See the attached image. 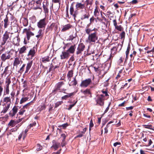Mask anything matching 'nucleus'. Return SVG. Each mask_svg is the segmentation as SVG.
<instances>
[{"label": "nucleus", "mask_w": 154, "mask_h": 154, "mask_svg": "<svg viewBox=\"0 0 154 154\" xmlns=\"http://www.w3.org/2000/svg\"><path fill=\"white\" fill-rule=\"evenodd\" d=\"M75 3V2H73L71 4L69 11H70V14L72 16L74 17L75 19V17H76L77 15L78 14L77 11H75L74 7V4Z\"/></svg>", "instance_id": "13"}, {"label": "nucleus", "mask_w": 154, "mask_h": 154, "mask_svg": "<svg viewBox=\"0 0 154 154\" xmlns=\"http://www.w3.org/2000/svg\"><path fill=\"white\" fill-rule=\"evenodd\" d=\"M36 51V49L34 47L30 50L27 54V56H31L32 58L35 56Z\"/></svg>", "instance_id": "20"}, {"label": "nucleus", "mask_w": 154, "mask_h": 154, "mask_svg": "<svg viewBox=\"0 0 154 154\" xmlns=\"http://www.w3.org/2000/svg\"><path fill=\"white\" fill-rule=\"evenodd\" d=\"M113 23L115 29L120 31L122 30V27L121 25H120L119 26L117 25V23L116 19L113 20Z\"/></svg>", "instance_id": "23"}, {"label": "nucleus", "mask_w": 154, "mask_h": 154, "mask_svg": "<svg viewBox=\"0 0 154 154\" xmlns=\"http://www.w3.org/2000/svg\"><path fill=\"white\" fill-rule=\"evenodd\" d=\"M94 126V124L92 119H91L89 124V131H90L91 129V128Z\"/></svg>", "instance_id": "64"}, {"label": "nucleus", "mask_w": 154, "mask_h": 154, "mask_svg": "<svg viewBox=\"0 0 154 154\" xmlns=\"http://www.w3.org/2000/svg\"><path fill=\"white\" fill-rule=\"evenodd\" d=\"M52 142L53 145L51 147L54 149L55 150H57L60 145V143L56 142L55 140H53Z\"/></svg>", "instance_id": "28"}, {"label": "nucleus", "mask_w": 154, "mask_h": 154, "mask_svg": "<svg viewBox=\"0 0 154 154\" xmlns=\"http://www.w3.org/2000/svg\"><path fill=\"white\" fill-rule=\"evenodd\" d=\"M102 92L103 94H104V95L105 98H106L107 97H109V95L108 94L107 90L104 91L103 90L102 91Z\"/></svg>", "instance_id": "53"}, {"label": "nucleus", "mask_w": 154, "mask_h": 154, "mask_svg": "<svg viewBox=\"0 0 154 154\" xmlns=\"http://www.w3.org/2000/svg\"><path fill=\"white\" fill-rule=\"evenodd\" d=\"M76 48L75 45H71L70 48L66 51L69 54H73L75 51Z\"/></svg>", "instance_id": "26"}, {"label": "nucleus", "mask_w": 154, "mask_h": 154, "mask_svg": "<svg viewBox=\"0 0 154 154\" xmlns=\"http://www.w3.org/2000/svg\"><path fill=\"white\" fill-rule=\"evenodd\" d=\"M4 27L5 28H6L8 27L10 23L7 14L6 15L5 18L4 20Z\"/></svg>", "instance_id": "29"}, {"label": "nucleus", "mask_w": 154, "mask_h": 154, "mask_svg": "<svg viewBox=\"0 0 154 154\" xmlns=\"http://www.w3.org/2000/svg\"><path fill=\"white\" fill-rule=\"evenodd\" d=\"M5 83L6 84L5 85H10L11 83L10 78H7L6 79L5 81Z\"/></svg>", "instance_id": "51"}, {"label": "nucleus", "mask_w": 154, "mask_h": 154, "mask_svg": "<svg viewBox=\"0 0 154 154\" xmlns=\"http://www.w3.org/2000/svg\"><path fill=\"white\" fill-rule=\"evenodd\" d=\"M94 14V15L95 17H97L99 15L100 13L98 11L97 6L95 7Z\"/></svg>", "instance_id": "39"}, {"label": "nucleus", "mask_w": 154, "mask_h": 154, "mask_svg": "<svg viewBox=\"0 0 154 154\" xmlns=\"http://www.w3.org/2000/svg\"><path fill=\"white\" fill-rule=\"evenodd\" d=\"M60 65V63L56 59V58L55 57L52 60L51 63L50 65L49 72H50L51 71H54L56 69L59 68Z\"/></svg>", "instance_id": "5"}, {"label": "nucleus", "mask_w": 154, "mask_h": 154, "mask_svg": "<svg viewBox=\"0 0 154 154\" xmlns=\"http://www.w3.org/2000/svg\"><path fill=\"white\" fill-rule=\"evenodd\" d=\"M130 49H131L130 46L129 45H128V47H127V50L125 52V54H126V59L125 60L124 63H125L126 60H127L128 58V54H129V51L130 50Z\"/></svg>", "instance_id": "38"}, {"label": "nucleus", "mask_w": 154, "mask_h": 154, "mask_svg": "<svg viewBox=\"0 0 154 154\" xmlns=\"http://www.w3.org/2000/svg\"><path fill=\"white\" fill-rule=\"evenodd\" d=\"M23 26H27L28 24V20L27 18H24L23 20Z\"/></svg>", "instance_id": "45"}, {"label": "nucleus", "mask_w": 154, "mask_h": 154, "mask_svg": "<svg viewBox=\"0 0 154 154\" xmlns=\"http://www.w3.org/2000/svg\"><path fill=\"white\" fill-rule=\"evenodd\" d=\"M14 52V50L13 49H11L10 50V51L7 53L10 59V58L13 56Z\"/></svg>", "instance_id": "47"}, {"label": "nucleus", "mask_w": 154, "mask_h": 154, "mask_svg": "<svg viewBox=\"0 0 154 154\" xmlns=\"http://www.w3.org/2000/svg\"><path fill=\"white\" fill-rule=\"evenodd\" d=\"M61 137L63 138V139L62 140V141L63 143L65 142V141L66 138V136L65 134H61Z\"/></svg>", "instance_id": "61"}, {"label": "nucleus", "mask_w": 154, "mask_h": 154, "mask_svg": "<svg viewBox=\"0 0 154 154\" xmlns=\"http://www.w3.org/2000/svg\"><path fill=\"white\" fill-rule=\"evenodd\" d=\"M137 52L134 51L133 53L130 55V57L131 58V60H133L134 58V56L136 55Z\"/></svg>", "instance_id": "49"}, {"label": "nucleus", "mask_w": 154, "mask_h": 154, "mask_svg": "<svg viewBox=\"0 0 154 154\" xmlns=\"http://www.w3.org/2000/svg\"><path fill=\"white\" fill-rule=\"evenodd\" d=\"M143 126L145 128L150 129L152 128V125H143Z\"/></svg>", "instance_id": "58"}, {"label": "nucleus", "mask_w": 154, "mask_h": 154, "mask_svg": "<svg viewBox=\"0 0 154 154\" xmlns=\"http://www.w3.org/2000/svg\"><path fill=\"white\" fill-rule=\"evenodd\" d=\"M95 20V18H94V16H92L90 19V23H89V25H90L91 24L93 23L94 20Z\"/></svg>", "instance_id": "59"}, {"label": "nucleus", "mask_w": 154, "mask_h": 154, "mask_svg": "<svg viewBox=\"0 0 154 154\" xmlns=\"http://www.w3.org/2000/svg\"><path fill=\"white\" fill-rule=\"evenodd\" d=\"M15 92L14 91H12L10 95L11 96L5 97L3 98L2 100L1 101V102L2 103V105L5 106L4 107L1 113L5 114L8 111L10 107L11 103V98L14 99L15 97Z\"/></svg>", "instance_id": "1"}, {"label": "nucleus", "mask_w": 154, "mask_h": 154, "mask_svg": "<svg viewBox=\"0 0 154 154\" xmlns=\"http://www.w3.org/2000/svg\"><path fill=\"white\" fill-rule=\"evenodd\" d=\"M32 101L24 105L23 107V108L25 109H29V106L31 104V103Z\"/></svg>", "instance_id": "44"}, {"label": "nucleus", "mask_w": 154, "mask_h": 154, "mask_svg": "<svg viewBox=\"0 0 154 154\" xmlns=\"http://www.w3.org/2000/svg\"><path fill=\"white\" fill-rule=\"evenodd\" d=\"M37 148L36 150L37 151H39L41 150L42 148V146L39 143H38L37 144Z\"/></svg>", "instance_id": "57"}, {"label": "nucleus", "mask_w": 154, "mask_h": 154, "mask_svg": "<svg viewBox=\"0 0 154 154\" xmlns=\"http://www.w3.org/2000/svg\"><path fill=\"white\" fill-rule=\"evenodd\" d=\"M72 26L70 24H68L64 26L63 28L61 29V31L62 32H65L66 31L72 28Z\"/></svg>", "instance_id": "24"}, {"label": "nucleus", "mask_w": 154, "mask_h": 154, "mask_svg": "<svg viewBox=\"0 0 154 154\" xmlns=\"http://www.w3.org/2000/svg\"><path fill=\"white\" fill-rule=\"evenodd\" d=\"M108 98H105L103 94L97 95L96 99V102L97 103V104H98L100 106H103L104 104V101L105 100Z\"/></svg>", "instance_id": "6"}, {"label": "nucleus", "mask_w": 154, "mask_h": 154, "mask_svg": "<svg viewBox=\"0 0 154 154\" xmlns=\"http://www.w3.org/2000/svg\"><path fill=\"white\" fill-rule=\"evenodd\" d=\"M42 2V0H38L35 2L34 0H32L29 2V4L31 5H34L35 3L36 7L34 8V10L42 9V8L41 7Z\"/></svg>", "instance_id": "14"}, {"label": "nucleus", "mask_w": 154, "mask_h": 154, "mask_svg": "<svg viewBox=\"0 0 154 154\" xmlns=\"http://www.w3.org/2000/svg\"><path fill=\"white\" fill-rule=\"evenodd\" d=\"M49 3L48 1L43 2V8L44 13L45 14H48L49 12V9L48 8Z\"/></svg>", "instance_id": "18"}, {"label": "nucleus", "mask_w": 154, "mask_h": 154, "mask_svg": "<svg viewBox=\"0 0 154 154\" xmlns=\"http://www.w3.org/2000/svg\"><path fill=\"white\" fill-rule=\"evenodd\" d=\"M81 92L85 95H91V93L90 89L87 88L85 90H81Z\"/></svg>", "instance_id": "32"}, {"label": "nucleus", "mask_w": 154, "mask_h": 154, "mask_svg": "<svg viewBox=\"0 0 154 154\" xmlns=\"http://www.w3.org/2000/svg\"><path fill=\"white\" fill-rule=\"evenodd\" d=\"M25 111L26 110L22 108L20 109V111L18 112V114L20 115H22Z\"/></svg>", "instance_id": "55"}, {"label": "nucleus", "mask_w": 154, "mask_h": 154, "mask_svg": "<svg viewBox=\"0 0 154 154\" xmlns=\"http://www.w3.org/2000/svg\"><path fill=\"white\" fill-rule=\"evenodd\" d=\"M28 48V47L27 46H24L21 48L20 49V50H19V54H22L26 53L27 48Z\"/></svg>", "instance_id": "33"}, {"label": "nucleus", "mask_w": 154, "mask_h": 154, "mask_svg": "<svg viewBox=\"0 0 154 154\" xmlns=\"http://www.w3.org/2000/svg\"><path fill=\"white\" fill-rule=\"evenodd\" d=\"M75 8V10L77 11L80 10L82 11L83 9H85V10H86L85 4L81 2H77L76 3Z\"/></svg>", "instance_id": "11"}, {"label": "nucleus", "mask_w": 154, "mask_h": 154, "mask_svg": "<svg viewBox=\"0 0 154 154\" xmlns=\"http://www.w3.org/2000/svg\"><path fill=\"white\" fill-rule=\"evenodd\" d=\"M34 35V33L30 31L29 32H27L26 35L27 40H29L30 39V37Z\"/></svg>", "instance_id": "37"}, {"label": "nucleus", "mask_w": 154, "mask_h": 154, "mask_svg": "<svg viewBox=\"0 0 154 154\" xmlns=\"http://www.w3.org/2000/svg\"><path fill=\"white\" fill-rule=\"evenodd\" d=\"M90 16L89 13H87L86 10H85V13L83 14L81 16L80 19L81 20H83L85 19H88Z\"/></svg>", "instance_id": "25"}, {"label": "nucleus", "mask_w": 154, "mask_h": 154, "mask_svg": "<svg viewBox=\"0 0 154 154\" xmlns=\"http://www.w3.org/2000/svg\"><path fill=\"white\" fill-rule=\"evenodd\" d=\"M77 36V35L76 33H75L74 35H71L69 36L68 39L69 41H72L73 40L76 38Z\"/></svg>", "instance_id": "43"}, {"label": "nucleus", "mask_w": 154, "mask_h": 154, "mask_svg": "<svg viewBox=\"0 0 154 154\" xmlns=\"http://www.w3.org/2000/svg\"><path fill=\"white\" fill-rule=\"evenodd\" d=\"M38 34L36 36V37L38 38H42L43 37V34L42 33V30L40 29L38 30Z\"/></svg>", "instance_id": "40"}, {"label": "nucleus", "mask_w": 154, "mask_h": 154, "mask_svg": "<svg viewBox=\"0 0 154 154\" xmlns=\"http://www.w3.org/2000/svg\"><path fill=\"white\" fill-rule=\"evenodd\" d=\"M65 83L63 81H60L57 83L55 85V88L52 91L53 94H55L58 92H63L66 93L65 91L67 90V89L64 87Z\"/></svg>", "instance_id": "2"}, {"label": "nucleus", "mask_w": 154, "mask_h": 154, "mask_svg": "<svg viewBox=\"0 0 154 154\" xmlns=\"http://www.w3.org/2000/svg\"><path fill=\"white\" fill-rule=\"evenodd\" d=\"M92 80L90 78L86 79L82 81L80 85L81 87H87L91 83Z\"/></svg>", "instance_id": "16"}, {"label": "nucleus", "mask_w": 154, "mask_h": 154, "mask_svg": "<svg viewBox=\"0 0 154 154\" xmlns=\"http://www.w3.org/2000/svg\"><path fill=\"white\" fill-rule=\"evenodd\" d=\"M69 124L67 123H66L65 124H62L61 125L59 126L58 127L59 128H60V127H62L63 129H65L66 128V127Z\"/></svg>", "instance_id": "52"}, {"label": "nucleus", "mask_w": 154, "mask_h": 154, "mask_svg": "<svg viewBox=\"0 0 154 154\" xmlns=\"http://www.w3.org/2000/svg\"><path fill=\"white\" fill-rule=\"evenodd\" d=\"M36 125V122H33L32 123H31L28 126V129H30L31 127H33V126H35Z\"/></svg>", "instance_id": "60"}, {"label": "nucleus", "mask_w": 154, "mask_h": 154, "mask_svg": "<svg viewBox=\"0 0 154 154\" xmlns=\"http://www.w3.org/2000/svg\"><path fill=\"white\" fill-rule=\"evenodd\" d=\"M114 56V55L110 54L109 57L107 59L106 62H108V63H109V64H111L112 63V60Z\"/></svg>", "instance_id": "41"}, {"label": "nucleus", "mask_w": 154, "mask_h": 154, "mask_svg": "<svg viewBox=\"0 0 154 154\" xmlns=\"http://www.w3.org/2000/svg\"><path fill=\"white\" fill-rule=\"evenodd\" d=\"M92 67L94 68V69L96 72H97L99 70V66L97 65H96L95 64H94L93 65V66H92Z\"/></svg>", "instance_id": "62"}, {"label": "nucleus", "mask_w": 154, "mask_h": 154, "mask_svg": "<svg viewBox=\"0 0 154 154\" xmlns=\"http://www.w3.org/2000/svg\"><path fill=\"white\" fill-rule=\"evenodd\" d=\"M32 61L31 60L29 61L27 63L26 65V64L23 63L18 71V72L21 74L24 71L25 67L26 66V70L24 73L25 74L27 73L30 69L32 66Z\"/></svg>", "instance_id": "4"}, {"label": "nucleus", "mask_w": 154, "mask_h": 154, "mask_svg": "<svg viewBox=\"0 0 154 154\" xmlns=\"http://www.w3.org/2000/svg\"><path fill=\"white\" fill-rule=\"evenodd\" d=\"M98 39V35L97 31H94L93 32L91 33L88 36V41L92 44H94Z\"/></svg>", "instance_id": "3"}, {"label": "nucleus", "mask_w": 154, "mask_h": 154, "mask_svg": "<svg viewBox=\"0 0 154 154\" xmlns=\"http://www.w3.org/2000/svg\"><path fill=\"white\" fill-rule=\"evenodd\" d=\"M52 2L54 3H58V6L57 7V9H58L60 6L61 0H52Z\"/></svg>", "instance_id": "48"}, {"label": "nucleus", "mask_w": 154, "mask_h": 154, "mask_svg": "<svg viewBox=\"0 0 154 154\" xmlns=\"http://www.w3.org/2000/svg\"><path fill=\"white\" fill-rule=\"evenodd\" d=\"M9 33L6 32L3 35L2 38V40L1 42V46H3L6 43L11 41V39L9 36Z\"/></svg>", "instance_id": "7"}, {"label": "nucleus", "mask_w": 154, "mask_h": 154, "mask_svg": "<svg viewBox=\"0 0 154 154\" xmlns=\"http://www.w3.org/2000/svg\"><path fill=\"white\" fill-rule=\"evenodd\" d=\"M10 93L9 85H5L4 87V95H8Z\"/></svg>", "instance_id": "31"}, {"label": "nucleus", "mask_w": 154, "mask_h": 154, "mask_svg": "<svg viewBox=\"0 0 154 154\" xmlns=\"http://www.w3.org/2000/svg\"><path fill=\"white\" fill-rule=\"evenodd\" d=\"M18 110V106H14L12 109L10 111L9 113V116L11 117H14L17 113Z\"/></svg>", "instance_id": "17"}, {"label": "nucleus", "mask_w": 154, "mask_h": 154, "mask_svg": "<svg viewBox=\"0 0 154 154\" xmlns=\"http://www.w3.org/2000/svg\"><path fill=\"white\" fill-rule=\"evenodd\" d=\"M47 25L46 18L41 19L37 23V26L39 28H45Z\"/></svg>", "instance_id": "12"}, {"label": "nucleus", "mask_w": 154, "mask_h": 154, "mask_svg": "<svg viewBox=\"0 0 154 154\" xmlns=\"http://www.w3.org/2000/svg\"><path fill=\"white\" fill-rule=\"evenodd\" d=\"M72 84H69V86H75L77 84V82L76 79V77H75L73 78V80H72Z\"/></svg>", "instance_id": "42"}, {"label": "nucleus", "mask_w": 154, "mask_h": 154, "mask_svg": "<svg viewBox=\"0 0 154 154\" xmlns=\"http://www.w3.org/2000/svg\"><path fill=\"white\" fill-rule=\"evenodd\" d=\"M70 55L69 54L67 51H63L60 55V59L61 60L68 59Z\"/></svg>", "instance_id": "21"}, {"label": "nucleus", "mask_w": 154, "mask_h": 154, "mask_svg": "<svg viewBox=\"0 0 154 154\" xmlns=\"http://www.w3.org/2000/svg\"><path fill=\"white\" fill-rule=\"evenodd\" d=\"M63 103L62 101H59L57 102L55 104V106L54 108H57L60 105H61Z\"/></svg>", "instance_id": "56"}, {"label": "nucleus", "mask_w": 154, "mask_h": 154, "mask_svg": "<svg viewBox=\"0 0 154 154\" xmlns=\"http://www.w3.org/2000/svg\"><path fill=\"white\" fill-rule=\"evenodd\" d=\"M50 59L51 58H50V57L48 56H47L42 58L41 61L43 63H45L47 62H49Z\"/></svg>", "instance_id": "35"}, {"label": "nucleus", "mask_w": 154, "mask_h": 154, "mask_svg": "<svg viewBox=\"0 0 154 154\" xmlns=\"http://www.w3.org/2000/svg\"><path fill=\"white\" fill-rule=\"evenodd\" d=\"M89 26V25H87L85 30L86 33L88 35L90 34L91 32H92L94 31V29H91L88 28Z\"/></svg>", "instance_id": "36"}, {"label": "nucleus", "mask_w": 154, "mask_h": 154, "mask_svg": "<svg viewBox=\"0 0 154 154\" xmlns=\"http://www.w3.org/2000/svg\"><path fill=\"white\" fill-rule=\"evenodd\" d=\"M1 58L2 61L3 62H5L6 60L10 59L7 52L2 54Z\"/></svg>", "instance_id": "22"}, {"label": "nucleus", "mask_w": 154, "mask_h": 154, "mask_svg": "<svg viewBox=\"0 0 154 154\" xmlns=\"http://www.w3.org/2000/svg\"><path fill=\"white\" fill-rule=\"evenodd\" d=\"M122 45L120 43H116L114 44V46L111 49V54L113 55H114L117 53L118 50L119 51L122 48Z\"/></svg>", "instance_id": "9"}, {"label": "nucleus", "mask_w": 154, "mask_h": 154, "mask_svg": "<svg viewBox=\"0 0 154 154\" xmlns=\"http://www.w3.org/2000/svg\"><path fill=\"white\" fill-rule=\"evenodd\" d=\"M28 99H29V98L28 97H26L22 98L20 101V104H21L25 102L27 100H28Z\"/></svg>", "instance_id": "46"}, {"label": "nucleus", "mask_w": 154, "mask_h": 154, "mask_svg": "<svg viewBox=\"0 0 154 154\" xmlns=\"http://www.w3.org/2000/svg\"><path fill=\"white\" fill-rule=\"evenodd\" d=\"M107 15L108 17L110 18V20H111V18L113 17V16L112 15V12L110 11H108L107 12Z\"/></svg>", "instance_id": "50"}, {"label": "nucleus", "mask_w": 154, "mask_h": 154, "mask_svg": "<svg viewBox=\"0 0 154 154\" xmlns=\"http://www.w3.org/2000/svg\"><path fill=\"white\" fill-rule=\"evenodd\" d=\"M5 45V46L4 47L2 50H0V54L2 53V52L5 51V49L7 50H8L9 49L11 48L12 46L11 41L6 43Z\"/></svg>", "instance_id": "19"}, {"label": "nucleus", "mask_w": 154, "mask_h": 154, "mask_svg": "<svg viewBox=\"0 0 154 154\" xmlns=\"http://www.w3.org/2000/svg\"><path fill=\"white\" fill-rule=\"evenodd\" d=\"M58 29V25L56 23H52L50 25H48L45 29V32H51L53 30L56 32Z\"/></svg>", "instance_id": "8"}, {"label": "nucleus", "mask_w": 154, "mask_h": 154, "mask_svg": "<svg viewBox=\"0 0 154 154\" xmlns=\"http://www.w3.org/2000/svg\"><path fill=\"white\" fill-rule=\"evenodd\" d=\"M75 94V92L70 93H67V95L62 96L61 97V99L62 100H66L69 97L73 96Z\"/></svg>", "instance_id": "27"}, {"label": "nucleus", "mask_w": 154, "mask_h": 154, "mask_svg": "<svg viewBox=\"0 0 154 154\" xmlns=\"http://www.w3.org/2000/svg\"><path fill=\"white\" fill-rule=\"evenodd\" d=\"M23 62V61L19 57H16L14 58L13 65L14 66H15L17 68L19 64L22 63Z\"/></svg>", "instance_id": "15"}, {"label": "nucleus", "mask_w": 154, "mask_h": 154, "mask_svg": "<svg viewBox=\"0 0 154 154\" xmlns=\"http://www.w3.org/2000/svg\"><path fill=\"white\" fill-rule=\"evenodd\" d=\"M17 124V122H16V120H11L8 124L9 127L11 126L12 127H14Z\"/></svg>", "instance_id": "34"}, {"label": "nucleus", "mask_w": 154, "mask_h": 154, "mask_svg": "<svg viewBox=\"0 0 154 154\" xmlns=\"http://www.w3.org/2000/svg\"><path fill=\"white\" fill-rule=\"evenodd\" d=\"M132 63L131 62H130L128 64V66L127 67H126L125 69L126 70H128L132 67Z\"/></svg>", "instance_id": "63"}, {"label": "nucleus", "mask_w": 154, "mask_h": 154, "mask_svg": "<svg viewBox=\"0 0 154 154\" xmlns=\"http://www.w3.org/2000/svg\"><path fill=\"white\" fill-rule=\"evenodd\" d=\"M9 67V66H7L6 67H5V70L3 74H2V75L5 74V75H6L8 73V69Z\"/></svg>", "instance_id": "54"}, {"label": "nucleus", "mask_w": 154, "mask_h": 154, "mask_svg": "<svg viewBox=\"0 0 154 154\" xmlns=\"http://www.w3.org/2000/svg\"><path fill=\"white\" fill-rule=\"evenodd\" d=\"M85 47V45L83 43L79 44L77 48L76 53L77 55H81L84 51Z\"/></svg>", "instance_id": "10"}, {"label": "nucleus", "mask_w": 154, "mask_h": 154, "mask_svg": "<svg viewBox=\"0 0 154 154\" xmlns=\"http://www.w3.org/2000/svg\"><path fill=\"white\" fill-rule=\"evenodd\" d=\"M73 71L72 70H71L68 72L67 75V77L69 81L71 80V78L73 76Z\"/></svg>", "instance_id": "30"}]
</instances>
